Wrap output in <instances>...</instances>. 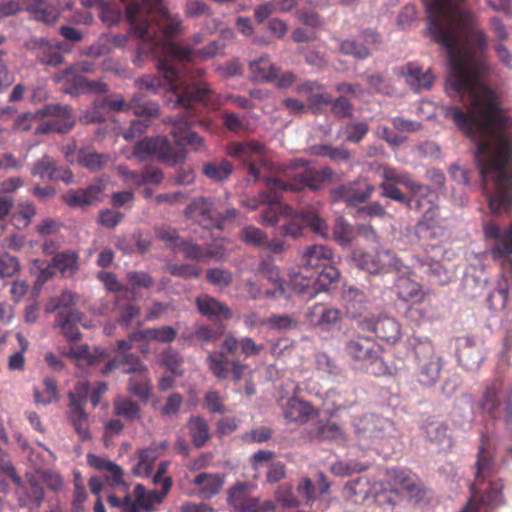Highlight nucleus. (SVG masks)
<instances>
[{
    "mask_svg": "<svg viewBox=\"0 0 512 512\" xmlns=\"http://www.w3.org/2000/svg\"><path fill=\"white\" fill-rule=\"evenodd\" d=\"M128 2L125 16L130 24L131 32L141 40L138 47L139 60L141 54H151L154 58H169L177 61L167 53L162 46L172 43L171 37L178 34L181 29V19L178 15H171L164 7L162 0H121Z\"/></svg>",
    "mask_w": 512,
    "mask_h": 512,
    "instance_id": "nucleus-1",
    "label": "nucleus"
},
{
    "mask_svg": "<svg viewBox=\"0 0 512 512\" xmlns=\"http://www.w3.org/2000/svg\"><path fill=\"white\" fill-rule=\"evenodd\" d=\"M158 71L163 76V81L150 75L143 76L137 81L140 89L157 93L160 88H165L175 97L168 99L167 105L172 108L182 107L189 109L193 101L201 102L208 108L217 109L224 100L213 94L204 82L194 81L195 76L185 66L169 58H158Z\"/></svg>",
    "mask_w": 512,
    "mask_h": 512,
    "instance_id": "nucleus-2",
    "label": "nucleus"
},
{
    "mask_svg": "<svg viewBox=\"0 0 512 512\" xmlns=\"http://www.w3.org/2000/svg\"><path fill=\"white\" fill-rule=\"evenodd\" d=\"M487 442L488 437L483 434L475 463V480L471 485L472 497L462 512H491L504 503L502 480L491 479L495 472V462L486 449Z\"/></svg>",
    "mask_w": 512,
    "mask_h": 512,
    "instance_id": "nucleus-3",
    "label": "nucleus"
},
{
    "mask_svg": "<svg viewBox=\"0 0 512 512\" xmlns=\"http://www.w3.org/2000/svg\"><path fill=\"white\" fill-rule=\"evenodd\" d=\"M294 172L289 175L291 181H285L277 178H267L265 180L269 193H263V201L267 204V208L261 214L259 222L265 226H273L279 221L282 214H286L288 207L283 206L279 200L277 193L280 191H300L304 188L317 190L320 180L318 178V170L310 167L304 162L297 163Z\"/></svg>",
    "mask_w": 512,
    "mask_h": 512,
    "instance_id": "nucleus-4",
    "label": "nucleus"
},
{
    "mask_svg": "<svg viewBox=\"0 0 512 512\" xmlns=\"http://www.w3.org/2000/svg\"><path fill=\"white\" fill-rule=\"evenodd\" d=\"M172 486L171 478L162 481L161 491L147 490L142 484L135 485L133 496L127 494L123 499L111 494L107 501L110 506L118 508L119 512H140V509L152 512L160 505L168 495Z\"/></svg>",
    "mask_w": 512,
    "mask_h": 512,
    "instance_id": "nucleus-5",
    "label": "nucleus"
},
{
    "mask_svg": "<svg viewBox=\"0 0 512 512\" xmlns=\"http://www.w3.org/2000/svg\"><path fill=\"white\" fill-rule=\"evenodd\" d=\"M46 116L50 118L40 123L35 128L37 134H45L53 131L65 133L74 125V120L70 115V109L68 107L49 105L43 110H39L33 114L27 113L17 119L15 128L23 131L30 130L34 121L40 120Z\"/></svg>",
    "mask_w": 512,
    "mask_h": 512,
    "instance_id": "nucleus-6",
    "label": "nucleus"
},
{
    "mask_svg": "<svg viewBox=\"0 0 512 512\" xmlns=\"http://www.w3.org/2000/svg\"><path fill=\"white\" fill-rule=\"evenodd\" d=\"M346 488L351 494L363 500L371 496L376 505L379 506L383 512H393L395 507L402 500L399 490L392 487L388 481L386 483L376 482L370 485L366 476H360L350 481L346 485Z\"/></svg>",
    "mask_w": 512,
    "mask_h": 512,
    "instance_id": "nucleus-7",
    "label": "nucleus"
},
{
    "mask_svg": "<svg viewBox=\"0 0 512 512\" xmlns=\"http://www.w3.org/2000/svg\"><path fill=\"white\" fill-rule=\"evenodd\" d=\"M479 406L493 419L503 418L508 429L512 428V391L500 379L486 385Z\"/></svg>",
    "mask_w": 512,
    "mask_h": 512,
    "instance_id": "nucleus-8",
    "label": "nucleus"
},
{
    "mask_svg": "<svg viewBox=\"0 0 512 512\" xmlns=\"http://www.w3.org/2000/svg\"><path fill=\"white\" fill-rule=\"evenodd\" d=\"M304 265L299 271L289 272V285L292 290L299 294H309L315 297L319 288L317 283L320 280V250L318 246L309 247L303 255Z\"/></svg>",
    "mask_w": 512,
    "mask_h": 512,
    "instance_id": "nucleus-9",
    "label": "nucleus"
},
{
    "mask_svg": "<svg viewBox=\"0 0 512 512\" xmlns=\"http://www.w3.org/2000/svg\"><path fill=\"white\" fill-rule=\"evenodd\" d=\"M253 486L246 482H237L227 491V503L232 512H270L275 509L272 500L261 501L252 496Z\"/></svg>",
    "mask_w": 512,
    "mask_h": 512,
    "instance_id": "nucleus-10",
    "label": "nucleus"
},
{
    "mask_svg": "<svg viewBox=\"0 0 512 512\" xmlns=\"http://www.w3.org/2000/svg\"><path fill=\"white\" fill-rule=\"evenodd\" d=\"M393 422L378 415H365L356 424L359 445L370 448L391 435Z\"/></svg>",
    "mask_w": 512,
    "mask_h": 512,
    "instance_id": "nucleus-11",
    "label": "nucleus"
},
{
    "mask_svg": "<svg viewBox=\"0 0 512 512\" xmlns=\"http://www.w3.org/2000/svg\"><path fill=\"white\" fill-rule=\"evenodd\" d=\"M414 353L418 366V380L423 385H433L440 376V359L434 354V346L428 339H416Z\"/></svg>",
    "mask_w": 512,
    "mask_h": 512,
    "instance_id": "nucleus-12",
    "label": "nucleus"
},
{
    "mask_svg": "<svg viewBox=\"0 0 512 512\" xmlns=\"http://www.w3.org/2000/svg\"><path fill=\"white\" fill-rule=\"evenodd\" d=\"M228 153L242 161L249 170V174L255 180L259 178V168L268 165L266 147L254 140L241 143L235 142L228 146Z\"/></svg>",
    "mask_w": 512,
    "mask_h": 512,
    "instance_id": "nucleus-13",
    "label": "nucleus"
},
{
    "mask_svg": "<svg viewBox=\"0 0 512 512\" xmlns=\"http://www.w3.org/2000/svg\"><path fill=\"white\" fill-rule=\"evenodd\" d=\"M93 67L88 62L78 63L75 66L65 70L56 77L57 81H65L70 86L66 89L70 94L82 93H105L106 85L100 81H88L81 73H89Z\"/></svg>",
    "mask_w": 512,
    "mask_h": 512,
    "instance_id": "nucleus-14",
    "label": "nucleus"
},
{
    "mask_svg": "<svg viewBox=\"0 0 512 512\" xmlns=\"http://www.w3.org/2000/svg\"><path fill=\"white\" fill-rule=\"evenodd\" d=\"M360 267L370 274L389 272H395L396 274L410 273V268L388 250L377 251L375 255L364 254L360 260Z\"/></svg>",
    "mask_w": 512,
    "mask_h": 512,
    "instance_id": "nucleus-15",
    "label": "nucleus"
},
{
    "mask_svg": "<svg viewBox=\"0 0 512 512\" xmlns=\"http://www.w3.org/2000/svg\"><path fill=\"white\" fill-rule=\"evenodd\" d=\"M133 155L141 161L153 155L168 164H176L183 159L181 154L173 151L169 141L160 136L138 142Z\"/></svg>",
    "mask_w": 512,
    "mask_h": 512,
    "instance_id": "nucleus-16",
    "label": "nucleus"
},
{
    "mask_svg": "<svg viewBox=\"0 0 512 512\" xmlns=\"http://www.w3.org/2000/svg\"><path fill=\"white\" fill-rule=\"evenodd\" d=\"M380 169L382 171V181L379 184L381 189L380 195L399 203L407 202L410 204L411 201H407V197L397 187L398 184L404 185L407 188L412 185L413 179L409 174L387 165L381 166Z\"/></svg>",
    "mask_w": 512,
    "mask_h": 512,
    "instance_id": "nucleus-17",
    "label": "nucleus"
},
{
    "mask_svg": "<svg viewBox=\"0 0 512 512\" xmlns=\"http://www.w3.org/2000/svg\"><path fill=\"white\" fill-rule=\"evenodd\" d=\"M346 352L361 367L383 364L380 358L379 346L369 337L359 336L356 339L350 340L346 344Z\"/></svg>",
    "mask_w": 512,
    "mask_h": 512,
    "instance_id": "nucleus-18",
    "label": "nucleus"
},
{
    "mask_svg": "<svg viewBox=\"0 0 512 512\" xmlns=\"http://www.w3.org/2000/svg\"><path fill=\"white\" fill-rule=\"evenodd\" d=\"M162 47L167 53L175 57L178 63H184L192 62L196 59L208 60L210 58H213L223 50L224 45L220 42L213 41L209 43L206 47L199 50L184 48L179 45H174L172 43H166Z\"/></svg>",
    "mask_w": 512,
    "mask_h": 512,
    "instance_id": "nucleus-19",
    "label": "nucleus"
},
{
    "mask_svg": "<svg viewBox=\"0 0 512 512\" xmlns=\"http://www.w3.org/2000/svg\"><path fill=\"white\" fill-rule=\"evenodd\" d=\"M364 331L373 332L379 339L388 343H395L400 339L401 329L399 323L392 317L384 316L376 320L364 318L359 322Z\"/></svg>",
    "mask_w": 512,
    "mask_h": 512,
    "instance_id": "nucleus-20",
    "label": "nucleus"
},
{
    "mask_svg": "<svg viewBox=\"0 0 512 512\" xmlns=\"http://www.w3.org/2000/svg\"><path fill=\"white\" fill-rule=\"evenodd\" d=\"M387 475L392 487H401L411 499L419 500L422 497L423 485L416 474L403 469H390Z\"/></svg>",
    "mask_w": 512,
    "mask_h": 512,
    "instance_id": "nucleus-21",
    "label": "nucleus"
},
{
    "mask_svg": "<svg viewBox=\"0 0 512 512\" xmlns=\"http://www.w3.org/2000/svg\"><path fill=\"white\" fill-rule=\"evenodd\" d=\"M87 464L100 472L105 473V480L108 485L112 487H118L124 485V472L123 469L113 461H110L108 458L99 456L93 453H88L86 455Z\"/></svg>",
    "mask_w": 512,
    "mask_h": 512,
    "instance_id": "nucleus-22",
    "label": "nucleus"
},
{
    "mask_svg": "<svg viewBox=\"0 0 512 512\" xmlns=\"http://www.w3.org/2000/svg\"><path fill=\"white\" fill-rule=\"evenodd\" d=\"M172 124L171 135L179 146H190L195 151L204 147V140L190 131L191 123L187 116L170 120Z\"/></svg>",
    "mask_w": 512,
    "mask_h": 512,
    "instance_id": "nucleus-23",
    "label": "nucleus"
},
{
    "mask_svg": "<svg viewBox=\"0 0 512 512\" xmlns=\"http://www.w3.org/2000/svg\"><path fill=\"white\" fill-rule=\"evenodd\" d=\"M105 185L98 180L86 189L70 190L64 195V200L69 206L92 205L101 201Z\"/></svg>",
    "mask_w": 512,
    "mask_h": 512,
    "instance_id": "nucleus-24",
    "label": "nucleus"
},
{
    "mask_svg": "<svg viewBox=\"0 0 512 512\" xmlns=\"http://www.w3.org/2000/svg\"><path fill=\"white\" fill-rule=\"evenodd\" d=\"M363 43L355 40H345L340 44V51L343 54L351 55L356 59L364 60L370 55V46L379 43V35L374 30H365L361 34Z\"/></svg>",
    "mask_w": 512,
    "mask_h": 512,
    "instance_id": "nucleus-25",
    "label": "nucleus"
},
{
    "mask_svg": "<svg viewBox=\"0 0 512 512\" xmlns=\"http://www.w3.org/2000/svg\"><path fill=\"white\" fill-rule=\"evenodd\" d=\"M166 449L165 443L152 444L146 449H140L137 452V462L132 468L134 475L138 477H148L152 470L154 462Z\"/></svg>",
    "mask_w": 512,
    "mask_h": 512,
    "instance_id": "nucleus-26",
    "label": "nucleus"
},
{
    "mask_svg": "<svg viewBox=\"0 0 512 512\" xmlns=\"http://www.w3.org/2000/svg\"><path fill=\"white\" fill-rule=\"evenodd\" d=\"M26 9L38 21L46 24L55 23L59 17L58 0H23Z\"/></svg>",
    "mask_w": 512,
    "mask_h": 512,
    "instance_id": "nucleus-27",
    "label": "nucleus"
},
{
    "mask_svg": "<svg viewBox=\"0 0 512 512\" xmlns=\"http://www.w3.org/2000/svg\"><path fill=\"white\" fill-rule=\"evenodd\" d=\"M82 318L83 314L77 310L59 312L55 318V326L66 339L69 341H77L81 337L77 324H81L83 327H89L86 323L82 322Z\"/></svg>",
    "mask_w": 512,
    "mask_h": 512,
    "instance_id": "nucleus-28",
    "label": "nucleus"
},
{
    "mask_svg": "<svg viewBox=\"0 0 512 512\" xmlns=\"http://www.w3.org/2000/svg\"><path fill=\"white\" fill-rule=\"evenodd\" d=\"M192 483L198 488L197 494L202 499H211L222 490L225 477L216 473L202 472L197 474Z\"/></svg>",
    "mask_w": 512,
    "mask_h": 512,
    "instance_id": "nucleus-29",
    "label": "nucleus"
},
{
    "mask_svg": "<svg viewBox=\"0 0 512 512\" xmlns=\"http://www.w3.org/2000/svg\"><path fill=\"white\" fill-rule=\"evenodd\" d=\"M402 75L406 83L416 92L430 89L434 80L430 70L423 71L418 64L411 62L402 68Z\"/></svg>",
    "mask_w": 512,
    "mask_h": 512,
    "instance_id": "nucleus-30",
    "label": "nucleus"
},
{
    "mask_svg": "<svg viewBox=\"0 0 512 512\" xmlns=\"http://www.w3.org/2000/svg\"><path fill=\"white\" fill-rule=\"evenodd\" d=\"M281 407L285 419L293 422L305 423L316 414L310 403L294 397L281 402Z\"/></svg>",
    "mask_w": 512,
    "mask_h": 512,
    "instance_id": "nucleus-31",
    "label": "nucleus"
},
{
    "mask_svg": "<svg viewBox=\"0 0 512 512\" xmlns=\"http://www.w3.org/2000/svg\"><path fill=\"white\" fill-rule=\"evenodd\" d=\"M116 169L125 183L137 187L147 183L159 184L163 180V173L158 168L149 167L146 168L142 173L130 171L123 165H119Z\"/></svg>",
    "mask_w": 512,
    "mask_h": 512,
    "instance_id": "nucleus-32",
    "label": "nucleus"
},
{
    "mask_svg": "<svg viewBox=\"0 0 512 512\" xmlns=\"http://www.w3.org/2000/svg\"><path fill=\"white\" fill-rule=\"evenodd\" d=\"M415 268L419 270L422 278L431 284L443 285L447 282V272L437 261L418 259Z\"/></svg>",
    "mask_w": 512,
    "mask_h": 512,
    "instance_id": "nucleus-33",
    "label": "nucleus"
},
{
    "mask_svg": "<svg viewBox=\"0 0 512 512\" xmlns=\"http://www.w3.org/2000/svg\"><path fill=\"white\" fill-rule=\"evenodd\" d=\"M395 283L396 292L398 297L405 301L420 302L423 300V291L421 285L411 278L407 277L408 274H398Z\"/></svg>",
    "mask_w": 512,
    "mask_h": 512,
    "instance_id": "nucleus-34",
    "label": "nucleus"
},
{
    "mask_svg": "<svg viewBox=\"0 0 512 512\" xmlns=\"http://www.w3.org/2000/svg\"><path fill=\"white\" fill-rule=\"evenodd\" d=\"M196 304L199 312L206 317L229 319L232 316L231 311L227 306L208 295L199 296L196 299Z\"/></svg>",
    "mask_w": 512,
    "mask_h": 512,
    "instance_id": "nucleus-35",
    "label": "nucleus"
},
{
    "mask_svg": "<svg viewBox=\"0 0 512 512\" xmlns=\"http://www.w3.org/2000/svg\"><path fill=\"white\" fill-rule=\"evenodd\" d=\"M249 69L255 81L271 82L278 78V69L267 56L251 61Z\"/></svg>",
    "mask_w": 512,
    "mask_h": 512,
    "instance_id": "nucleus-36",
    "label": "nucleus"
},
{
    "mask_svg": "<svg viewBox=\"0 0 512 512\" xmlns=\"http://www.w3.org/2000/svg\"><path fill=\"white\" fill-rule=\"evenodd\" d=\"M58 48L44 39L32 42V49L35 51L36 57L41 63L49 66H58L62 63L63 58L59 54Z\"/></svg>",
    "mask_w": 512,
    "mask_h": 512,
    "instance_id": "nucleus-37",
    "label": "nucleus"
},
{
    "mask_svg": "<svg viewBox=\"0 0 512 512\" xmlns=\"http://www.w3.org/2000/svg\"><path fill=\"white\" fill-rule=\"evenodd\" d=\"M303 228H310L314 232L319 231L320 220L315 212L306 211L297 215L292 223L285 227V233L297 237Z\"/></svg>",
    "mask_w": 512,
    "mask_h": 512,
    "instance_id": "nucleus-38",
    "label": "nucleus"
},
{
    "mask_svg": "<svg viewBox=\"0 0 512 512\" xmlns=\"http://www.w3.org/2000/svg\"><path fill=\"white\" fill-rule=\"evenodd\" d=\"M260 271L262 272L264 278H266L276 287L275 290H265L264 297L274 299L278 295H286V287L284 285L283 279L281 278L280 270L278 267L272 266L266 262H262L260 265Z\"/></svg>",
    "mask_w": 512,
    "mask_h": 512,
    "instance_id": "nucleus-39",
    "label": "nucleus"
},
{
    "mask_svg": "<svg viewBox=\"0 0 512 512\" xmlns=\"http://www.w3.org/2000/svg\"><path fill=\"white\" fill-rule=\"evenodd\" d=\"M375 188L372 184H366L365 189L360 191L352 187L342 186L335 191V199L343 200L349 205L357 206L366 202L374 192Z\"/></svg>",
    "mask_w": 512,
    "mask_h": 512,
    "instance_id": "nucleus-40",
    "label": "nucleus"
},
{
    "mask_svg": "<svg viewBox=\"0 0 512 512\" xmlns=\"http://www.w3.org/2000/svg\"><path fill=\"white\" fill-rule=\"evenodd\" d=\"M408 189L410 190L412 199L409 200L411 201L410 204H408L407 202L405 204L407 206H411L412 202L415 201V208L417 210H422L425 206V202H427V204H429V207L425 212L424 217H428V214L433 212L431 198L434 195L430 187L412 180V185H410Z\"/></svg>",
    "mask_w": 512,
    "mask_h": 512,
    "instance_id": "nucleus-41",
    "label": "nucleus"
},
{
    "mask_svg": "<svg viewBox=\"0 0 512 512\" xmlns=\"http://www.w3.org/2000/svg\"><path fill=\"white\" fill-rule=\"evenodd\" d=\"M125 102L122 98L114 100H102L99 104H95L93 111L86 112L81 116L80 120L85 123L101 122L104 120V115L101 110L109 108L115 111H121L125 109Z\"/></svg>",
    "mask_w": 512,
    "mask_h": 512,
    "instance_id": "nucleus-42",
    "label": "nucleus"
},
{
    "mask_svg": "<svg viewBox=\"0 0 512 512\" xmlns=\"http://www.w3.org/2000/svg\"><path fill=\"white\" fill-rule=\"evenodd\" d=\"M186 214L204 226H208L213 217L212 203L205 198L194 200L186 210Z\"/></svg>",
    "mask_w": 512,
    "mask_h": 512,
    "instance_id": "nucleus-43",
    "label": "nucleus"
},
{
    "mask_svg": "<svg viewBox=\"0 0 512 512\" xmlns=\"http://www.w3.org/2000/svg\"><path fill=\"white\" fill-rule=\"evenodd\" d=\"M113 369H121L124 373H133L134 375L146 370L145 366L133 355H119L118 359L109 362L106 365L104 373Z\"/></svg>",
    "mask_w": 512,
    "mask_h": 512,
    "instance_id": "nucleus-44",
    "label": "nucleus"
},
{
    "mask_svg": "<svg viewBox=\"0 0 512 512\" xmlns=\"http://www.w3.org/2000/svg\"><path fill=\"white\" fill-rule=\"evenodd\" d=\"M113 406L114 413L128 421H136L141 418L138 405L126 397L117 396L113 401Z\"/></svg>",
    "mask_w": 512,
    "mask_h": 512,
    "instance_id": "nucleus-45",
    "label": "nucleus"
},
{
    "mask_svg": "<svg viewBox=\"0 0 512 512\" xmlns=\"http://www.w3.org/2000/svg\"><path fill=\"white\" fill-rule=\"evenodd\" d=\"M188 429L193 444L198 448L204 446L210 437L207 422L199 416H194L189 419Z\"/></svg>",
    "mask_w": 512,
    "mask_h": 512,
    "instance_id": "nucleus-46",
    "label": "nucleus"
},
{
    "mask_svg": "<svg viewBox=\"0 0 512 512\" xmlns=\"http://www.w3.org/2000/svg\"><path fill=\"white\" fill-rule=\"evenodd\" d=\"M52 261L53 266L58 268L63 276H72L78 270V256L73 251L56 254Z\"/></svg>",
    "mask_w": 512,
    "mask_h": 512,
    "instance_id": "nucleus-47",
    "label": "nucleus"
},
{
    "mask_svg": "<svg viewBox=\"0 0 512 512\" xmlns=\"http://www.w3.org/2000/svg\"><path fill=\"white\" fill-rule=\"evenodd\" d=\"M69 417L80 437L85 440L90 438V433L87 427V414L83 410V405L70 404L69 405Z\"/></svg>",
    "mask_w": 512,
    "mask_h": 512,
    "instance_id": "nucleus-48",
    "label": "nucleus"
},
{
    "mask_svg": "<svg viewBox=\"0 0 512 512\" xmlns=\"http://www.w3.org/2000/svg\"><path fill=\"white\" fill-rule=\"evenodd\" d=\"M128 389L132 394L138 396L142 400H147L151 390V382L147 375V371L144 370L133 375L129 380Z\"/></svg>",
    "mask_w": 512,
    "mask_h": 512,
    "instance_id": "nucleus-49",
    "label": "nucleus"
},
{
    "mask_svg": "<svg viewBox=\"0 0 512 512\" xmlns=\"http://www.w3.org/2000/svg\"><path fill=\"white\" fill-rule=\"evenodd\" d=\"M206 177L213 181H223L232 173L231 164L225 160L207 163L203 167Z\"/></svg>",
    "mask_w": 512,
    "mask_h": 512,
    "instance_id": "nucleus-50",
    "label": "nucleus"
},
{
    "mask_svg": "<svg viewBox=\"0 0 512 512\" xmlns=\"http://www.w3.org/2000/svg\"><path fill=\"white\" fill-rule=\"evenodd\" d=\"M35 207L30 202L20 203L17 210L13 213L12 222L17 229H24L35 216Z\"/></svg>",
    "mask_w": 512,
    "mask_h": 512,
    "instance_id": "nucleus-51",
    "label": "nucleus"
},
{
    "mask_svg": "<svg viewBox=\"0 0 512 512\" xmlns=\"http://www.w3.org/2000/svg\"><path fill=\"white\" fill-rule=\"evenodd\" d=\"M341 296L345 302L347 310L353 309L352 314H356L364 302L365 296L363 291L354 286H344Z\"/></svg>",
    "mask_w": 512,
    "mask_h": 512,
    "instance_id": "nucleus-52",
    "label": "nucleus"
},
{
    "mask_svg": "<svg viewBox=\"0 0 512 512\" xmlns=\"http://www.w3.org/2000/svg\"><path fill=\"white\" fill-rule=\"evenodd\" d=\"M369 132V126L366 122H351L342 129L344 139L351 143H359Z\"/></svg>",
    "mask_w": 512,
    "mask_h": 512,
    "instance_id": "nucleus-53",
    "label": "nucleus"
},
{
    "mask_svg": "<svg viewBox=\"0 0 512 512\" xmlns=\"http://www.w3.org/2000/svg\"><path fill=\"white\" fill-rule=\"evenodd\" d=\"M276 502L283 508H293L298 506V499L293 493V486L289 483H283L277 487L274 492Z\"/></svg>",
    "mask_w": 512,
    "mask_h": 512,
    "instance_id": "nucleus-54",
    "label": "nucleus"
},
{
    "mask_svg": "<svg viewBox=\"0 0 512 512\" xmlns=\"http://www.w3.org/2000/svg\"><path fill=\"white\" fill-rule=\"evenodd\" d=\"M448 426L442 422H431L426 426L428 439L436 444H451V438L447 434Z\"/></svg>",
    "mask_w": 512,
    "mask_h": 512,
    "instance_id": "nucleus-55",
    "label": "nucleus"
},
{
    "mask_svg": "<svg viewBox=\"0 0 512 512\" xmlns=\"http://www.w3.org/2000/svg\"><path fill=\"white\" fill-rule=\"evenodd\" d=\"M44 389L42 392L35 391L34 397L38 404L48 405L58 400V390L56 382L51 378H46L43 381Z\"/></svg>",
    "mask_w": 512,
    "mask_h": 512,
    "instance_id": "nucleus-56",
    "label": "nucleus"
},
{
    "mask_svg": "<svg viewBox=\"0 0 512 512\" xmlns=\"http://www.w3.org/2000/svg\"><path fill=\"white\" fill-rule=\"evenodd\" d=\"M340 273L331 264L322 263V292H331L338 287Z\"/></svg>",
    "mask_w": 512,
    "mask_h": 512,
    "instance_id": "nucleus-57",
    "label": "nucleus"
},
{
    "mask_svg": "<svg viewBox=\"0 0 512 512\" xmlns=\"http://www.w3.org/2000/svg\"><path fill=\"white\" fill-rule=\"evenodd\" d=\"M176 337V331L170 326H164L156 329H148L140 334L141 339L157 340L163 343L172 342Z\"/></svg>",
    "mask_w": 512,
    "mask_h": 512,
    "instance_id": "nucleus-58",
    "label": "nucleus"
},
{
    "mask_svg": "<svg viewBox=\"0 0 512 512\" xmlns=\"http://www.w3.org/2000/svg\"><path fill=\"white\" fill-rule=\"evenodd\" d=\"M108 157L91 151H81L78 155L80 165L91 171L101 169L107 162Z\"/></svg>",
    "mask_w": 512,
    "mask_h": 512,
    "instance_id": "nucleus-59",
    "label": "nucleus"
},
{
    "mask_svg": "<svg viewBox=\"0 0 512 512\" xmlns=\"http://www.w3.org/2000/svg\"><path fill=\"white\" fill-rule=\"evenodd\" d=\"M333 236L342 245L350 244L353 239V229L344 218L339 217L334 225Z\"/></svg>",
    "mask_w": 512,
    "mask_h": 512,
    "instance_id": "nucleus-60",
    "label": "nucleus"
},
{
    "mask_svg": "<svg viewBox=\"0 0 512 512\" xmlns=\"http://www.w3.org/2000/svg\"><path fill=\"white\" fill-rule=\"evenodd\" d=\"M19 269V261L15 256L6 252H0V278L12 277Z\"/></svg>",
    "mask_w": 512,
    "mask_h": 512,
    "instance_id": "nucleus-61",
    "label": "nucleus"
},
{
    "mask_svg": "<svg viewBox=\"0 0 512 512\" xmlns=\"http://www.w3.org/2000/svg\"><path fill=\"white\" fill-rule=\"evenodd\" d=\"M240 239L246 244L253 246H262L267 242V236L259 228L248 226L242 229Z\"/></svg>",
    "mask_w": 512,
    "mask_h": 512,
    "instance_id": "nucleus-62",
    "label": "nucleus"
},
{
    "mask_svg": "<svg viewBox=\"0 0 512 512\" xmlns=\"http://www.w3.org/2000/svg\"><path fill=\"white\" fill-rule=\"evenodd\" d=\"M32 173L41 178L59 179L58 171L54 167V162L50 157H43L34 166Z\"/></svg>",
    "mask_w": 512,
    "mask_h": 512,
    "instance_id": "nucleus-63",
    "label": "nucleus"
},
{
    "mask_svg": "<svg viewBox=\"0 0 512 512\" xmlns=\"http://www.w3.org/2000/svg\"><path fill=\"white\" fill-rule=\"evenodd\" d=\"M160 363L163 365L168 371H170L174 375H181V363L182 360L179 355L172 349H167L160 356Z\"/></svg>",
    "mask_w": 512,
    "mask_h": 512,
    "instance_id": "nucleus-64",
    "label": "nucleus"
}]
</instances>
